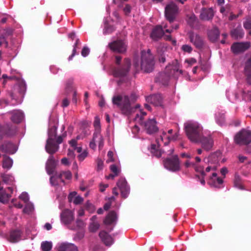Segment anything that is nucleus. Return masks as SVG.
<instances>
[{"mask_svg":"<svg viewBox=\"0 0 251 251\" xmlns=\"http://www.w3.org/2000/svg\"><path fill=\"white\" fill-rule=\"evenodd\" d=\"M185 131L189 139L195 143H200L202 148L207 151L210 150L213 140L210 135H205L202 126L195 121H188L184 124Z\"/></svg>","mask_w":251,"mask_h":251,"instance_id":"1","label":"nucleus"},{"mask_svg":"<svg viewBox=\"0 0 251 251\" xmlns=\"http://www.w3.org/2000/svg\"><path fill=\"white\" fill-rule=\"evenodd\" d=\"M221 158V153L219 151L211 154L208 157L204 159V163L209 165L204 170L205 177L209 178L208 183L211 186L220 188L223 183L222 178L217 176L215 170Z\"/></svg>","mask_w":251,"mask_h":251,"instance_id":"2","label":"nucleus"},{"mask_svg":"<svg viewBox=\"0 0 251 251\" xmlns=\"http://www.w3.org/2000/svg\"><path fill=\"white\" fill-rule=\"evenodd\" d=\"M58 122L56 120L50 119L49 124L48 138L46 145V150L50 154H53L59 149V144L63 141L66 134L56 137Z\"/></svg>","mask_w":251,"mask_h":251,"instance_id":"3","label":"nucleus"},{"mask_svg":"<svg viewBox=\"0 0 251 251\" xmlns=\"http://www.w3.org/2000/svg\"><path fill=\"white\" fill-rule=\"evenodd\" d=\"M133 66L137 71L141 69L145 72H151L153 69L154 61L150 50H148L147 51H142L140 63H138L136 59H134Z\"/></svg>","mask_w":251,"mask_h":251,"instance_id":"4","label":"nucleus"},{"mask_svg":"<svg viewBox=\"0 0 251 251\" xmlns=\"http://www.w3.org/2000/svg\"><path fill=\"white\" fill-rule=\"evenodd\" d=\"M179 64L177 60H175L172 66H168L166 68L165 73H161L158 77V81L162 84L167 85L171 76L176 77V74H182L183 71L179 70Z\"/></svg>","mask_w":251,"mask_h":251,"instance_id":"5","label":"nucleus"},{"mask_svg":"<svg viewBox=\"0 0 251 251\" xmlns=\"http://www.w3.org/2000/svg\"><path fill=\"white\" fill-rule=\"evenodd\" d=\"M112 102L113 104L117 105L123 114L127 115L131 112L130 102L127 96L117 95L114 96L112 98Z\"/></svg>","mask_w":251,"mask_h":251,"instance_id":"6","label":"nucleus"},{"mask_svg":"<svg viewBox=\"0 0 251 251\" xmlns=\"http://www.w3.org/2000/svg\"><path fill=\"white\" fill-rule=\"evenodd\" d=\"M171 141V136L168 135L167 132L163 131L159 138L156 139V142L158 146L155 145H151L150 149H149L152 155L159 157L162 155V152L158 150L159 146L162 145L166 146Z\"/></svg>","mask_w":251,"mask_h":251,"instance_id":"7","label":"nucleus"},{"mask_svg":"<svg viewBox=\"0 0 251 251\" xmlns=\"http://www.w3.org/2000/svg\"><path fill=\"white\" fill-rule=\"evenodd\" d=\"M168 25L163 23L161 25L156 26L152 30L151 34V37L152 40L157 41L160 39L164 34L165 32L171 33L174 29L178 28V25H176L175 27L168 28Z\"/></svg>","mask_w":251,"mask_h":251,"instance_id":"8","label":"nucleus"},{"mask_svg":"<svg viewBox=\"0 0 251 251\" xmlns=\"http://www.w3.org/2000/svg\"><path fill=\"white\" fill-rule=\"evenodd\" d=\"M201 158L200 157L196 156L195 157V161H187L185 162L184 166L186 168L192 167L197 173H199L201 177V178H200L201 183L204 185L205 183L204 172L203 167L201 165Z\"/></svg>","mask_w":251,"mask_h":251,"instance_id":"9","label":"nucleus"},{"mask_svg":"<svg viewBox=\"0 0 251 251\" xmlns=\"http://www.w3.org/2000/svg\"><path fill=\"white\" fill-rule=\"evenodd\" d=\"M60 217L62 224L70 229L75 228V227L72 226L75 221V213L73 211L68 209H65L61 213Z\"/></svg>","mask_w":251,"mask_h":251,"instance_id":"10","label":"nucleus"},{"mask_svg":"<svg viewBox=\"0 0 251 251\" xmlns=\"http://www.w3.org/2000/svg\"><path fill=\"white\" fill-rule=\"evenodd\" d=\"M236 143L239 145H247L251 142V131L243 129L236 134L234 137Z\"/></svg>","mask_w":251,"mask_h":251,"instance_id":"11","label":"nucleus"},{"mask_svg":"<svg viewBox=\"0 0 251 251\" xmlns=\"http://www.w3.org/2000/svg\"><path fill=\"white\" fill-rule=\"evenodd\" d=\"M178 12V7L173 2H170L165 7V15L170 23L175 20Z\"/></svg>","mask_w":251,"mask_h":251,"instance_id":"12","label":"nucleus"},{"mask_svg":"<svg viewBox=\"0 0 251 251\" xmlns=\"http://www.w3.org/2000/svg\"><path fill=\"white\" fill-rule=\"evenodd\" d=\"M130 67V61L128 58L124 60V63L121 66L115 68L113 70V75L115 77H122L126 76L128 73Z\"/></svg>","mask_w":251,"mask_h":251,"instance_id":"13","label":"nucleus"},{"mask_svg":"<svg viewBox=\"0 0 251 251\" xmlns=\"http://www.w3.org/2000/svg\"><path fill=\"white\" fill-rule=\"evenodd\" d=\"M164 165L165 168L172 172L177 171L180 169V162L176 155L172 158H167L164 161Z\"/></svg>","mask_w":251,"mask_h":251,"instance_id":"14","label":"nucleus"},{"mask_svg":"<svg viewBox=\"0 0 251 251\" xmlns=\"http://www.w3.org/2000/svg\"><path fill=\"white\" fill-rule=\"evenodd\" d=\"M117 221V215L115 211L110 212L106 216L103 223L107 226L109 231L113 230V226L116 225Z\"/></svg>","mask_w":251,"mask_h":251,"instance_id":"15","label":"nucleus"},{"mask_svg":"<svg viewBox=\"0 0 251 251\" xmlns=\"http://www.w3.org/2000/svg\"><path fill=\"white\" fill-rule=\"evenodd\" d=\"M109 47L113 51L123 53L126 50V43L123 40H118L109 44Z\"/></svg>","mask_w":251,"mask_h":251,"instance_id":"16","label":"nucleus"},{"mask_svg":"<svg viewBox=\"0 0 251 251\" xmlns=\"http://www.w3.org/2000/svg\"><path fill=\"white\" fill-rule=\"evenodd\" d=\"M72 177V173L69 171H63L60 173L58 176H53L50 178V183L52 185H56L58 184L57 179H60L62 182L64 181L63 179H71Z\"/></svg>","mask_w":251,"mask_h":251,"instance_id":"17","label":"nucleus"},{"mask_svg":"<svg viewBox=\"0 0 251 251\" xmlns=\"http://www.w3.org/2000/svg\"><path fill=\"white\" fill-rule=\"evenodd\" d=\"M117 185L121 191L122 196L126 198L129 193V187L124 178H121L117 183Z\"/></svg>","mask_w":251,"mask_h":251,"instance_id":"18","label":"nucleus"},{"mask_svg":"<svg viewBox=\"0 0 251 251\" xmlns=\"http://www.w3.org/2000/svg\"><path fill=\"white\" fill-rule=\"evenodd\" d=\"M250 47V43L249 42L235 43L232 45L231 49L234 53H238L245 51Z\"/></svg>","mask_w":251,"mask_h":251,"instance_id":"19","label":"nucleus"},{"mask_svg":"<svg viewBox=\"0 0 251 251\" xmlns=\"http://www.w3.org/2000/svg\"><path fill=\"white\" fill-rule=\"evenodd\" d=\"M17 132L16 126L8 125L4 127H1L0 126V137L3 135L10 136L14 135Z\"/></svg>","mask_w":251,"mask_h":251,"instance_id":"20","label":"nucleus"},{"mask_svg":"<svg viewBox=\"0 0 251 251\" xmlns=\"http://www.w3.org/2000/svg\"><path fill=\"white\" fill-rule=\"evenodd\" d=\"M57 251H78L77 247L74 244L61 243L57 245Z\"/></svg>","mask_w":251,"mask_h":251,"instance_id":"21","label":"nucleus"},{"mask_svg":"<svg viewBox=\"0 0 251 251\" xmlns=\"http://www.w3.org/2000/svg\"><path fill=\"white\" fill-rule=\"evenodd\" d=\"M146 101L155 106H161L162 103V97L160 94H155L146 97Z\"/></svg>","mask_w":251,"mask_h":251,"instance_id":"22","label":"nucleus"},{"mask_svg":"<svg viewBox=\"0 0 251 251\" xmlns=\"http://www.w3.org/2000/svg\"><path fill=\"white\" fill-rule=\"evenodd\" d=\"M22 239V232L20 230H12L8 237V240L12 243L18 242Z\"/></svg>","mask_w":251,"mask_h":251,"instance_id":"23","label":"nucleus"},{"mask_svg":"<svg viewBox=\"0 0 251 251\" xmlns=\"http://www.w3.org/2000/svg\"><path fill=\"white\" fill-rule=\"evenodd\" d=\"M49 156L46 165V169L47 173L49 175L52 174L54 172V169L55 168L56 162L54 159L52 154Z\"/></svg>","mask_w":251,"mask_h":251,"instance_id":"24","label":"nucleus"},{"mask_svg":"<svg viewBox=\"0 0 251 251\" xmlns=\"http://www.w3.org/2000/svg\"><path fill=\"white\" fill-rule=\"evenodd\" d=\"M0 150L6 153L14 154L17 150L16 146L10 142L5 143L0 147Z\"/></svg>","mask_w":251,"mask_h":251,"instance_id":"25","label":"nucleus"},{"mask_svg":"<svg viewBox=\"0 0 251 251\" xmlns=\"http://www.w3.org/2000/svg\"><path fill=\"white\" fill-rule=\"evenodd\" d=\"M99 236L106 246H110L113 244L114 240L113 238L105 231H100Z\"/></svg>","mask_w":251,"mask_h":251,"instance_id":"26","label":"nucleus"},{"mask_svg":"<svg viewBox=\"0 0 251 251\" xmlns=\"http://www.w3.org/2000/svg\"><path fill=\"white\" fill-rule=\"evenodd\" d=\"M12 114L11 119L15 123H19L24 119V114L19 110H15L10 112Z\"/></svg>","mask_w":251,"mask_h":251,"instance_id":"27","label":"nucleus"},{"mask_svg":"<svg viewBox=\"0 0 251 251\" xmlns=\"http://www.w3.org/2000/svg\"><path fill=\"white\" fill-rule=\"evenodd\" d=\"M68 198L70 202H72L75 205L79 204L83 201V198L79 195H77V193L75 191L71 192Z\"/></svg>","mask_w":251,"mask_h":251,"instance_id":"28","label":"nucleus"},{"mask_svg":"<svg viewBox=\"0 0 251 251\" xmlns=\"http://www.w3.org/2000/svg\"><path fill=\"white\" fill-rule=\"evenodd\" d=\"M144 126L147 132L149 134L152 133L157 130L156 122L154 119L149 120L148 122L145 123Z\"/></svg>","mask_w":251,"mask_h":251,"instance_id":"29","label":"nucleus"},{"mask_svg":"<svg viewBox=\"0 0 251 251\" xmlns=\"http://www.w3.org/2000/svg\"><path fill=\"white\" fill-rule=\"evenodd\" d=\"M214 16V12L211 8H203L200 14L201 20L208 21L211 19Z\"/></svg>","mask_w":251,"mask_h":251,"instance_id":"30","label":"nucleus"},{"mask_svg":"<svg viewBox=\"0 0 251 251\" xmlns=\"http://www.w3.org/2000/svg\"><path fill=\"white\" fill-rule=\"evenodd\" d=\"M191 42L197 48H201L202 45V41L200 36L196 34L190 33L189 35Z\"/></svg>","mask_w":251,"mask_h":251,"instance_id":"31","label":"nucleus"},{"mask_svg":"<svg viewBox=\"0 0 251 251\" xmlns=\"http://www.w3.org/2000/svg\"><path fill=\"white\" fill-rule=\"evenodd\" d=\"M97 217L93 216L91 219V222L89 226V229L91 232H96L100 227V224L97 221Z\"/></svg>","mask_w":251,"mask_h":251,"instance_id":"32","label":"nucleus"},{"mask_svg":"<svg viewBox=\"0 0 251 251\" xmlns=\"http://www.w3.org/2000/svg\"><path fill=\"white\" fill-rule=\"evenodd\" d=\"M10 195L9 193L5 192V190L3 189V187L1 186V182H0V201L4 203L7 202Z\"/></svg>","mask_w":251,"mask_h":251,"instance_id":"33","label":"nucleus"},{"mask_svg":"<svg viewBox=\"0 0 251 251\" xmlns=\"http://www.w3.org/2000/svg\"><path fill=\"white\" fill-rule=\"evenodd\" d=\"M245 72L247 76V81L251 84V57L246 63Z\"/></svg>","mask_w":251,"mask_h":251,"instance_id":"34","label":"nucleus"},{"mask_svg":"<svg viewBox=\"0 0 251 251\" xmlns=\"http://www.w3.org/2000/svg\"><path fill=\"white\" fill-rule=\"evenodd\" d=\"M244 34L241 26L238 27L231 31V36L234 39L241 38L243 37Z\"/></svg>","mask_w":251,"mask_h":251,"instance_id":"35","label":"nucleus"},{"mask_svg":"<svg viewBox=\"0 0 251 251\" xmlns=\"http://www.w3.org/2000/svg\"><path fill=\"white\" fill-rule=\"evenodd\" d=\"M75 150L77 152L79 153L77 156V158L80 161H83L88 155L87 151L86 150H84L82 151V148L81 147L76 148Z\"/></svg>","mask_w":251,"mask_h":251,"instance_id":"36","label":"nucleus"},{"mask_svg":"<svg viewBox=\"0 0 251 251\" xmlns=\"http://www.w3.org/2000/svg\"><path fill=\"white\" fill-rule=\"evenodd\" d=\"M3 181L6 184L13 185L14 184L15 179L13 176L8 174H3L2 175Z\"/></svg>","mask_w":251,"mask_h":251,"instance_id":"37","label":"nucleus"},{"mask_svg":"<svg viewBox=\"0 0 251 251\" xmlns=\"http://www.w3.org/2000/svg\"><path fill=\"white\" fill-rule=\"evenodd\" d=\"M13 165V160L12 159L8 156H4L3 163H2V167L4 169H10Z\"/></svg>","mask_w":251,"mask_h":251,"instance_id":"38","label":"nucleus"},{"mask_svg":"<svg viewBox=\"0 0 251 251\" xmlns=\"http://www.w3.org/2000/svg\"><path fill=\"white\" fill-rule=\"evenodd\" d=\"M234 186L235 187L240 189L244 190V188L242 184L241 178L240 176L237 175L235 174L234 179Z\"/></svg>","mask_w":251,"mask_h":251,"instance_id":"39","label":"nucleus"},{"mask_svg":"<svg viewBox=\"0 0 251 251\" xmlns=\"http://www.w3.org/2000/svg\"><path fill=\"white\" fill-rule=\"evenodd\" d=\"M95 138L98 142L99 150H101L104 145V139L100 133H95Z\"/></svg>","mask_w":251,"mask_h":251,"instance_id":"40","label":"nucleus"},{"mask_svg":"<svg viewBox=\"0 0 251 251\" xmlns=\"http://www.w3.org/2000/svg\"><path fill=\"white\" fill-rule=\"evenodd\" d=\"M34 210L33 203L28 202L26 203L25 206L23 209L24 213L27 214H31Z\"/></svg>","mask_w":251,"mask_h":251,"instance_id":"41","label":"nucleus"},{"mask_svg":"<svg viewBox=\"0 0 251 251\" xmlns=\"http://www.w3.org/2000/svg\"><path fill=\"white\" fill-rule=\"evenodd\" d=\"M52 247L51 242L44 241L41 245V248L42 251H50Z\"/></svg>","mask_w":251,"mask_h":251,"instance_id":"42","label":"nucleus"},{"mask_svg":"<svg viewBox=\"0 0 251 251\" xmlns=\"http://www.w3.org/2000/svg\"><path fill=\"white\" fill-rule=\"evenodd\" d=\"M115 28L113 26L109 25L107 23V21L104 20V28L103 30V33L104 35L109 34L114 31Z\"/></svg>","mask_w":251,"mask_h":251,"instance_id":"43","label":"nucleus"},{"mask_svg":"<svg viewBox=\"0 0 251 251\" xmlns=\"http://www.w3.org/2000/svg\"><path fill=\"white\" fill-rule=\"evenodd\" d=\"M94 126L95 127L94 133H100L101 131V126L100 123V119L98 116L95 117V120L94 122Z\"/></svg>","mask_w":251,"mask_h":251,"instance_id":"44","label":"nucleus"},{"mask_svg":"<svg viewBox=\"0 0 251 251\" xmlns=\"http://www.w3.org/2000/svg\"><path fill=\"white\" fill-rule=\"evenodd\" d=\"M146 115V112H143L142 111H140L136 113V116L135 117V121L138 122L139 124L142 125L143 123V118L144 116Z\"/></svg>","mask_w":251,"mask_h":251,"instance_id":"45","label":"nucleus"},{"mask_svg":"<svg viewBox=\"0 0 251 251\" xmlns=\"http://www.w3.org/2000/svg\"><path fill=\"white\" fill-rule=\"evenodd\" d=\"M208 34L210 40L214 41L218 38L219 33L218 30L215 29L213 30L209 31Z\"/></svg>","mask_w":251,"mask_h":251,"instance_id":"46","label":"nucleus"},{"mask_svg":"<svg viewBox=\"0 0 251 251\" xmlns=\"http://www.w3.org/2000/svg\"><path fill=\"white\" fill-rule=\"evenodd\" d=\"M91 133V131L89 128L86 127L84 129L81 133L76 136L77 139H83V138L89 136Z\"/></svg>","mask_w":251,"mask_h":251,"instance_id":"47","label":"nucleus"},{"mask_svg":"<svg viewBox=\"0 0 251 251\" xmlns=\"http://www.w3.org/2000/svg\"><path fill=\"white\" fill-rule=\"evenodd\" d=\"M72 226H74L75 227V228L74 230L82 228L84 226V223L82 220L80 219H77L75 222V224H72Z\"/></svg>","mask_w":251,"mask_h":251,"instance_id":"48","label":"nucleus"},{"mask_svg":"<svg viewBox=\"0 0 251 251\" xmlns=\"http://www.w3.org/2000/svg\"><path fill=\"white\" fill-rule=\"evenodd\" d=\"M226 96L229 101L232 102H234L238 99V96L236 94H232V95H230L229 91L226 92Z\"/></svg>","mask_w":251,"mask_h":251,"instance_id":"49","label":"nucleus"},{"mask_svg":"<svg viewBox=\"0 0 251 251\" xmlns=\"http://www.w3.org/2000/svg\"><path fill=\"white\" fill-rule=\"evenodd\" d=\"M197 21V18L195 16V15L192 14L190 15L189 17H188L187 22L188 24L191 25L193 26L195 22H196Z\"/></svg>","mask_w":251,"mask_h":251,"instance_id":"50","label":"nucleus"},{"mask_svg":"<svg viewBox=\"0 0 251 251\" xmlns=\"http://www.w3.org/2000/svg\"><path fill=\"white\" fill-rule=\"evenodd\" d=\"M20 199L22 200L25 203H27L29 201V196L26 192H23L19 196Z\"/></svg>","mask_w":251,"mask_h":251,"instance_id":"51","label":"nucleus"},{"mask_svg":"<svg viewBox=\"0 0 251 251\" xmlns=\"http://www.w3.org/2000/svg\"><path fill=\"white\" fill-rule=\"evenodd\" d=\"M79 44V39H77L76 40V42L74 46V49H73V52H72V54L71 55H70L69 58H68V60L69 61L72 60L73 57L75 55V52H76V46Z\"/></svg>","mask_w":251,"mask_h":251,"instance_id":"52","label":"nucleus"},{"mask_svg":"<svg viewBox=\"0 0 251 251\" xmlns=\"http://www.w3.org/2000/svg\"><path fill=\"white\" fill-rule=\"evenodd\" d=\"M216 115V121H217V123L220 125H222L224 123V120H225V117H224V115L223 114L220 117V118H219V115L216 113L215 114Z\"/></svg>","mask_w":251,"mask_h":251,"instance_id":"53","label":"nucleus"},{"mask_svg":"<svg viewBox=\"0 0 251 251\" xmlns=\"http://www.w3.org/2000/svg\"><path fill=\"white\" fill-rule=\"evenodd\" d=\"M197 60L194 58L187 59L185 60V63L188 64L187 66V67H191V66L195 64Z\"/></svg>","mask_w":251,"mask_h":251,"instance_id":"54","label":"nucleus"},{"mask_svg":"<svg viewBox=\"0 0 251 251\" xmlns=\"http://www.w3.org/2000/svg\"><path fill=\"white\" fill-rule=\"evenodd\" d=\"M96 142H97L96 138H95V133H94L93 139L89 144L90 148L93 150H95L96 149Z\"/></svg>","mask_w":251,"mask_h":251,"instance_id":"55","label":"nucleus"},{"mask_svg":"<svg viewBox=\"0 0 251 251\" xmlns=\"http://www.w3.org/2000/svg\"><path fill=\"white\" fill-rule=\"evenodd\" d=\"M181 50L185 52L190 53L192 50V47L188 45H184L181 47Z\"/></svg>","mask_w":251,"mask_h":251,"instance_id":"56","label":"nucleus"},{"mask_svg":"<svg viewBox=\"0 0 251 251\" xmlns=\"http://www.w3.org/2000/svg\"><path fill=\"white\" fill-rule=\"evenodd\" d=\"M244 27L247 29H251V18H248L244 23Z\"/></svg>","mask_w":251,"mask_h":251,"instance_id":"57","label":"nucleus"},{"mask_svg":"<svg viewBox=\"0 0 251 251\" xmlns=\"http://www.w3.org/2000/svg\"><path fill=\"white\" fill-rule=\"evenodd\" d=\"M19 87L20 88V92L24 93L26 90V84L24 80H21L19 83Z\"/></svg>","mask_w":251,"mask_h":251,"instance_id":"58","label":"nucleus"},{"mask_svg":"<svg viewBox=\"0 0 251 251\" xmlns=\"http://www.w3.org/2000/svg\"><path fill=\"white\" fill-rule=\"evenodd\" d=\"M85 207L87 210H88L90 212L92 213L95 210L93 204H92L89 201L87 202L85 204Z\"/></svg>","mask_w":251,"mask_h":251,"instance_id":"59","label":"nucleus"},{"mask_svg":"<svg viewBox=\"0 0 251 251\" xmlns=\"http://www.w3.org/2000/svg\"><path fill=\"white\" fill-rule=\"evenodd\" d=\"M73 81L72 79L69 80L66 83V89L67 91H74L72 85H73Z\"/></svg>","mask_w":251,"mask_h":251,"instance_id":"60","label":"nucleus"},{"mask_svg":"<svg viewBox=\"0 0 251 251\" xmlns=\"http://www.w3.org/2000/svg\"><path fill=\"white\" fill-rule=\"evenodd\" d=\"M103 162L101 159H98L97 161V168L98 171L101 170L103 169Z\"/></svg>","mask_w":251,"mask_h":251,"instance_id":"61","label":"nucleus"},{"mask_svg":"<svg viewBox=\"0 0 251 251\" xmlns=\"http://www.w3.org/2000/svg\"><path fill=\"white\" fill-rule=\"evenodd\" d=\"M114 200H115V198L113 197H111L109 199L110 201L108 202H107L106 203H105L104 204V205L103 206L104 209L105 210H107L108 209H109L111 205V203H112V201H114Z\"/></svg>","mask_w":251,"mask_h":251,"instance_id":"62","label":"nucleus"},{"mask_svg":"<svg viewBox=\"0 0 251 251\" xmlns=\"http://www.w3.org/2000/svg\"><path fill=\"white\" fill-rule=\"evenodd\" d=\"M110 170L115 174V176H117L120 172L119 169L115 165H111Z\"/></svg>","mask_w":251,"mask_h":251,"instance_id":"63","label":"nucleus"},{"mask_svg":"<svg viewBox=\"0 0 251 251\" xmlns=\"http://www.w3.org/2000/svg\"><path fill=\"white\" fill-rule=\"evenodd\" d=\"M89 49L87 47H84L81 51V55L83 57H86L89 54Z\"/></svg>","mask_w":251,"mask_h":251,"instance_id":"64","label":"nucleus"}]
</instances>
